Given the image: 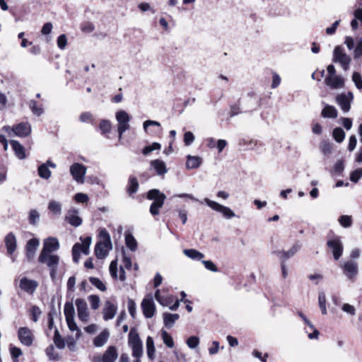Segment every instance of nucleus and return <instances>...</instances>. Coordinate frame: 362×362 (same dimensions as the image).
<instances>
[{"mask_svg":"<svg viewBox=\"0 0 362 362\" xmlns=\"http://www.w3.org/2000/svg\"><path fill=\"white\" fill-rule=\"evenodd\" d=\"M146 197L149 200H153V203L150 206L149 209L151 215H158L159 209L163 206L166 199L165 194L160 192L157 189H152L147 192Z\"/></svg>","mask_w":362,"mask_h":362,"instance_id":"obj_1","label":"nucleus"},{"mask_svg":"<svg viewBox=\"0 0 362 362\" xmlns=\"http://www.w3.org/2000/svg\"><path fill=\"white\" fill-rule=\"evenodd\" d=\"M327 246L331 251L334 259L336 261L339 260L344 252V245L341 238L339 235H334L327 240Z\"/></svg>","mask_w":362,"mask_h":362,"instance_id":"obj_2","label":"nucleus"},{"mask_svg":"<svg viewBox=\"0 0 362 362\" xmlns=\"http://www.w3.org/2000/svg\"><path fill=\"white\" fill-rule=\"evenodd\" d=\"M128 343L132 349V356L140 358L143 355V344L139 334L133 329L129 334Z\"/></svg>","mask_w":362,"mask_h":362,"instance_id":"obj_3","label":"nucleus"},{"mask_svg":"<svg viewBox=\"0 0 362 362\" xmlns=\"http://www.w3.org/2000/svg\"><path fill=\"white\" fill-rule=\"evenodd\" d=\"M43 261L40 259V255L38 257V262L40 264H46L49 269V275L51 279L54 281L56 278L58 266L59 264V257L57 255H46Z\"/></svg>","mask_w":362,"mask_h":362,"instance_id":"obj_4","label":"nucleus"},{"mask_svg":"<svg viewBox=\"0 0 362 362\" xmlns=\"http://www.w3.org/2000/svg\"><path fill=\"white\" fill-rule=\"evenodd\" d=\"M116 119L118 122L117 132L119 139L122 137L123 134L129 129L130 116L125 110H119L115 114Z\"/></svg>","mask_w":362,"mask_h":362,"instance_id":"obj_5","label":"nucleus"},{"mask_svg":"<svg viewBox=\"0 0 362 362\" xmlns=\"http://www.w3.org/2000/svg\"><path fill=\"white\" fill-rule=\"evenodd\" d=\"M351 61V57L344 52L341 46L338 45L334 47L333 51V62L339 63L345 71L349 69Z\"/></svg>","mask_w":362,"mask_h":362,"instance_id":"obj_6","label":"nucleus"},{"mask_svg":"<svg viewBox=\"0 0 362 362\" xmlns=\"http://www.w3.org/2000/svg\"><path fill=\"white\" fill-rule=\"evenodd\" d=\"M60 245L58 239L54 237H49L44 240L43 247L40 252V259H42L46 255H50L59 249Z\"/></svg>","mask_w":362,"mask_h":362,"instance_id":"obj_7","label":"nucleus"},{"mask_svg":"<svg viewBox=\"0 0 362 362\" xmlns=\"http://www.w3.org/2000/svg\"><path fill=\"white\" fill-rule=\"evenodd\" d=\"M155 298L160 305L168 307L171 310H176L179 307L180 302L177 298L173 296H161L159 290L155 292Z\"/></svg>","mask_w":362,"mask_h":362,"instance_id":"obj_8","label":"nucleus"},{"mask_svg":"<svg viewBox=\"0 0 362 362\" xmlns=\"http://www.w3.org/2000/svg\"><path fill=\"white\" fill-rule=\"evenodd\" d=\"M204 202L213 210L221 213L226 218H231L235 216V213L229 207L221 205L215 201L205 198Z\"/></svg>","mask_w":362,"mask_h":362,"instance_id":"obj_9","label":"nucleus"},{"mask_svg":"<svg viewBox=\"0 0 362 362\" xmlns=\"http://www.w3.org/2000/svg\"><path fill=\"white\" fill-rule=\"evenodd\" d=\"M86 167L79 163H74L70 166V173L73 179L79 184L84 182V177L86 174Z\"/></svg>","mask_w":362,"mask_h":362,"instance_id":"obj_10","label":"nucleus"},{"mask_svg":"<svg viewBox=\"0 0 362 362\" xmlns=\"http://www.w3.org/2000/svg\"><path fill=\"white\" fill-rule=\"evenodd\" d=\"M341 268L344 275L350 281H353L358 275V266L356 262L351 260L346 261L341 265Z\"/></svg>","mask_w":362,"mask_h":362,"instance_id":"obj_11","label":"nucleus"},{"mask_svg":"<svg viewBox=\"0 0 362 362\" xmlns=\"http://www.w3.org/2000/svg\"><path fill=\"white\" fill-rule=\"evenodd\" d=\"M118 357L115 346H110L102 356H94L93 362H115Z\"/></svg>","mask_w":362,"mask_h":362,"instance_id":"obj_12","label":"nucleus"},{"mask_svg":"<svg viewBox=\"0 0 362 362\" xmlns=\"http://www.w3.org/2000/svg\"><path fill=\"white\" fill-rule=\"evenodd\" d=\"M141 306L144 317H153L156 307L152 294H148L144 297Z\"/></svg>","mask_w":362,"mask_h":362,"instance_id":"obj_13","label":"nucleus"},{"mask_svg":"<svg viewBox=\"0 0 362 362\" xmlns=\"http://www.w3.org/2000/svg\"><path fill=\"white\" fill-rule=\"evenodd\" d=\"M354 99L353 93H341L337 96L336 101L344 112H348L351 109V103Z\"/></svg>","mask_w":362,"mask_h":362,"instance_id":"obj_14","label":"nucleus"},{"mask_svg":"<svg viewBox=\"0 0 362 362\" xmlns=\"http://www.w3.org/2000/svg\"><path fill=\"white\" fill-rule=\"evenodd\" d=\"M40 245V240L36 238L30 239L25 245V255L27 260L30 262L35 257L36 251Z\"/></svg>","mask_w":362,"mask_h":362,"instance_id":"obj_15","label":"nucleus"},{"mask_svg":"<svg viewBox=\"0 0 362 362\" xmlns=\"http://www.w3.org/2000/svg\"><path fill=\"white\" fill-rule=\"evenodd\" d=\"M18 337L22 344L26 346H30L33 344L34 336L29 328L21 327L18 332Z\"/></svg>","mask_w":362,"mask_h":362,"instance_id":"obj_16","label":"nucleus"},{"mask_svg":"<svg viewBox=\"0 0 362 362\" xmlns=\"http://www.w3.org/2000/svg\"><path fill=\"white\" fill-rule=\"evenodd\" d=\"M11 130L18 137H26L31 133V125L28 122H22L13 125Z\"/></svg>","mask_w":362,"mask_h":362,"instance_id":"obj_17","label":"nucleus"},{"mask_svg":"<svg viewBox=\"0 0 362 362\" xmlns=\"http://www.w3.org/2000/svg\"><path fill=\"white\" fill-rule=\"evenodd\" d=\"M78 211L75 208H71L68 210L64 217V221L74 227H78L82 224V218L78 216Z\"/></svg>","mask_w":362,"mask_h":362,"instance_id":"obj_18","label":"nucleus"},{"mask_svg":"<svg viewBox=\"0 0 362 362\" xmlns=\"http://www.w3.org/2000/svg\"><path fill=\"white\" fill-rule=\"evenodd\" d=\"M300 248L298 243L294 244L288 251L275 250L272 253L279 257L281 262H285L293 257Z\"/></svg>","mask_w":362,"mask_h":362,"instance_id":"obj_19","label":"nucleus"},{"mask_svg":"<svg viewBox=\"0 0 362 362\" xmlns=\"http://www.w3.org/2000/svg\"><path fill=\"white\" fill-rule=\"evenodd\" d=\"M38 286V283L35 280L29 279L27 277H23L19 284L21 290L28 293L33 294Z\"/></svg>","mask_w":362,"mask_h":362,"instance_id":"obj_20","label":"nucleus"},{"mask_svg":"<svg viewBox=\"0 0 362 362\" xmlns=\"http://www.w3.org/2000/svg\"><path fill=\"white\" fill-rule=\"evenodd\" d=\"M4 243L7 250V254L12 256L17 247V240L13 233H8L5 238Z\"/></svg>","mask_w":362,"mask_h":362,"instance_id":"obj_21","label":"nucleus"},{"mask_svg":"<svg viewBox=\"0 0 362 362\" xmlns=\"http://www.w3.org/2000/svg\"><path fill=\"white\" fill-rule=\"evenodd\" d=\"M325 83L332 89L342 88L344 85V78L341 76H327L325 79Z\"/></svg>","mask_w":362,"mask_h":362,"instance_id":"obj_22","label":"nucleus"},{"mask_svg":"<svg viewBox=\"0 0 362 362\" xmlns=\"http://www.w3.org/2000/svg\"><path fill=\"white\" fill-rule=\"evenodd\" d=\"M112 245L109 246L101 241L96 243L95 247V254L98 259H104L108 254L109 250H112Z\"/></svg>","mask_w":362,"mask_h":362,"instance_id":"obj_23","label":"nucleus"},{"mask_svg":"<svg viewBox=\"0 0 362 362\" xmlns=\"http://www.w3.org/2000/svg\"><path fill=\"white\" fill-rule=\"evenodd\" d=\"M80 252H82L84 255H88L89 247L82 246V245L78 243L74 245L72 247V256L73 261L75 263H78L79 262L81 256Z\"/></svg>","mask_w":362,"mask_h":362,"instance_id":"obj_24","label":"nucleus"},{"mask_svg":"<svg viewBox=\"0 0 362 362\" xmlns=\"http://www.w3.org/2000/svg\"><path fill=\"white\" fill-rule=\"evenodd\" d=\"M150 165L158 175H164L168 172L165 162L160 159L151 160Z\"/></svg>","mask_w":362,"mask_h":362,"instance_id":"obj_25","label":"nucleus"},{"mask_svg":"<svg viewBox=\"0 0 362 362\" xmlns=\"http://www.w3.org/2000/svg\"><path fill=\"white\" fill-rule=\"evenodd\" d=\"M10 144L13 151L15 152L16 157H18L20 160H23L26 158L25 148L18 141L11 140Z\"/></svg>","mask_w":362,"mask_h":362,"instance_id":"obj_26","label":"nucleus"},{"mask_svg":"<svg viewBox=\"0 0 362 362\" xmlns=\"http://www.w3.org/2000/svg\"><path fill=\"white\" fill-rule=\"evenodd\" d=\"M75 304L78 312V317H88V305L84 299L77 298Z\"/></svg>","mask_w":362,"mask_h":362,"instance_id":"obj_27","label":"nucleus"},{"mask_svg":"<svg viewBox=\"0 0 362 362\" xmlns=\"http://www.w3.org/2000/svg\"><path fill=\"white\" fill-rule=\"evenodd\" d=\"M338 112L337 109L328 104L325 105L321 112V116L324 118H332L335 119L337 117Z\"/></svg>","mask_w":362,"mask_h":362,"instance_id":"obj_28","label":"nucleus"},{"mask_svg":"<svg viewBox=\"0 0 362 362\" xmlns=\"http://www.w3.org/2000/svg\"><path fill=\"white\" fill-rule=\"evenodd\" d=\"M116 312V305L110 300H107L103 308V317H115Z\"/></svg>","mask_w":362,"mask_h":362,"instance_id":"obj_29","label":"nucleus"},{"mask_svg":"<svg viewBox=\"0 0 362 362\" xmlns=\"http://www.w3.org/2000/svg\"><path fill=\"white\" fill-rule=\"evenodd\" d=\"M202 163V158L199 156H187L186 167L189 169L198 168Z\"/></svg>","mask_w":362,"mask_h":362,"instance_id":"obj_30","label":"nucleus"},{"mask_svg":"<svg viewBox=\"0 0 362 362\" xmlns=\"http://www.w3.org/2000/svg\"><path fill=\"white\" fill-rule=\"evenodd\" d=\"M138 189L139 182L137 178L133 175L129 176L128 180L127 192L129 195H132L138 191Z\"/></svg>","mask_w":362,"mask_h":362,"instance_id":"obj_31","label":"nucleus"},{"mask_svg":"<svg viewBox=\"0 0 362 362\" xmlns=\"http://www.w3.org/2000/svg\"><path fill=\"white\" fill-rule=\"evenodd\" d=\"M183 253L189 258L193 260H202L204 257V255L195 249H185Z\"/></svg>","mask_w":362,"mask_h":362,"instance_id":"obj_32","label":"nucleus"},{"mask_svg":"<svg viewBox=\"0 0 362 362\" xmlns=\"http://www.w3.org/2000/svg\"><path fill=\"white\" fill-rule=\"evenodd\" d=\"M52 340L54 341V345L59 349H63L65 347V345H66L65 340L61 336V334L57 327H55V329H54Z\"/></svg>","mask_w":362,"mask_h":362,"instance_id":"obj_33","label":"nucleus"},{"mask_svg":"<svg viewBox=\"0 0 362 362\" xmlns=\"http://www.w3.org/2000/svg\"><path fill=\"white\" fill-rule=\"evenodd\" d=\"M109 337V333L106 330L103 331L99 335H98L94 341L93 344L96 347L103 346L107 341Z\"/></svg>","mask_w":362,"mask_h":362,"instance_id":"obj_34","label":"nucleus"},{"mask_svg":"<svg viewBox=\"0 0 362 362\" xmlns=\"http://www.w3.org/2000/svg\"><path fill=\"white\" fill-rule=\"evenodd\" d=\"M125 244L127 247L132 252H134L137 249V241L133 235L130 233H126L125 235Z\"/></svg>","mask_w":362,"mask_h":362,"instance_id":"obj_35","label":"nucleus"},{"mask_svg":"<svg viewBox=\"0 0 362 362\" xmlns=\"http://www.w3.org/2000/svg\"><path fill=\"white\" fill-rule=\"evenodd\" d=\"M146 349H147V356L151 359L153 360L155 356V346L154 341L151 337H148L146 339Z\"/></svg>","mask_w":362,"mask_h":362,"instance_id":"obj_36","label":"nucleus"},{"mask_svg":"<svg viewBox=\"0 0 362 362\" xmlns=\"http://www.w3.org/2000/svg\"><path fill=\"white\" fill-rule=\"evenodd\" d=\"M39 176L45 180H47L51 177L52 172L47 168L46 164H41L37 169Z\"/></svg>","mask_w":362,"mask_h":362,"instance_id":"obj_37","label":"nucleus"},{"mask_svg":"<svg viewBox=\"0 0 362 362\" xmlns=\"http://www.w3.org/2000/svg\"><path fill=\"white\" fill-rule=\"evenodd\" d=\"M332 136L337 142L341 143L344 139L345 132L341 127H336L333 129Z\"/></svg>","mask_w":362,"mask_h":362,"instance_id":"obj_38","label":"nucleus"},{"mask_svg":"<svg viewBox=\"0 0 362 362\" xmlns=\"http://www.w3.org/2000/svg\"><path fill=\"white\" fill-rule=\"evenodd\" d=\"M29 107L30 108L31 112L37 116H40L44 112L43 108L41 106H38L37 101L34 100H31L30 101Z\"/></svg>","mask_w":362,"mask_h":362,"instance_id":"obj_39","label":"nucleus"},{"mask_svg":"<svg viewBox=\"0 0 362 362\" xmlns=\"http://www.w3.org/2000/svg\"><path fill=\"white\" fill-rule=\"evenodd\" d=\"M66 323L69 327V329L71 332L76 331V339H78L81 336V330L78 328V326L74 321V318H66Z\"/></svg>","mask_w":362,"mask_h":362,"instance_id":"obj_40","label":"nucleus"},{"mask_svg":"<svg viewBox=\"0 0 362 362\" xmlns=\"http://www.w3.org/2000/svg\"><path fill=\"white\" fill-rule=\"evenodd\" d=\"M161 337L163 343L169 348L174 346V341L171 336L163 329H161Z\"/></svg>","mask_w":362,"mask_h":362,"instance_id":"obj_41","label":"nucleus"},{"mask_svg":"<svg viewBox=\"0 0 362 362\" xmlns=\"http://www.w3.org/2000/svg\"><path fill=\"white\" fill-rule=\"evenodd\" d=\"M111 122L107 119H102L99 124V128L102 134L109 133L111 131Z\"/></svg>","mask_w":362,"mask_h":362,"instance_id":"obj_42","label":"nucleus"},{"mask_svg":"<svg viewBox=\"0 0 362 362\" xmlns=\"http://www.w3.org/2000/svg\"><path fill=\"white\" fill-rule=\"evenodd\" d=\"M29 223L31 225L36 226L40 220V214L36 209H32L30 211L29 217H28Z\"/></svg>","mask_w":362,"mask_h":362,"instance_id":"obj_43","label":"nucleus"},{"mask_svg":"<svg viewBox=\"0 0 362 362\" xmlns=\"http://www.w3.org/2000/svg\"><path fill=\"white\" fill-rule=\"evenodd\" d=\"M48 209L54 214H60L62 213V206L60 203L56 201H51L48 204Z\"/></svg>","mask_w":362,"mask_h":362,"instance_id":"obj_44","label":"nucleus"},{"mask_svg":"<svg viewBox=\"0 0 362 362\" xmlns=\"http://www.w3.org/2000/svg\"><path fill=\"white\" fill-rule=\"evenodd\" d=\"M64 313L65 317H74L75 309L72 302H66L65 303Z\"/></svg>","mask_w":362,"mask_h":362,"instance_id":"obj_45","label":"nucleus"},{"mask_svg":"<svg viewBox=\"0 0 362 362\" xmlns=\"http://www.w3.org/2000/svg\"><path fill=\"white\" fill-rule=\"evenodd\" d=\"M340 225L344 228H349L352 225L351 216L348 215H342L339 218Z\"/></svg>","mask_w":362,"mask_h":362,"instance_id":"obj_46","label":"nucleus"},{"mask_svg":"<svg viewBox=\"0 0 362 362\" xmlns=\"http://www.w3.org/2000/svg\"><path fill=\"white\" fill-rule=\"evenodd\" d=\"M305 325H307L310 329H313V332L312 333L308 334V337L310 339H317L319 336V332L317 329L313 328V325L308 318H303Z\"/></svg>","mask_w":362,"mask_h":362,"instance_id":"obj_47","label":"nucleus"},{"mask_svg":"<svg viewBox=\"0 0 362 362\" xmlns=\"http://www.w3.org/2000/svg\"><path fill=\"white\" fill-rule=\"evenodd\" d=\"M100 238L103 240L102 243L109 246L112 245L109 233L105 229H102L99 233Z\"/></svg>","mask_w":362,"mask_h":362,"instance_id":"obj_48","label":"nucleus"},{"mask_svg":"<svg viewBox=\"0 0 362 362\" xmlns=\"http://www.w3.org/2000/svg\"><path fill=\"white\" fill-rule=\"evenodd\" d=\"M362 177V168H357L352 171L350 174V180L356 183Z\"/></svg>","mask_w":362,"mask_h":362,"instance_id":"obj_49","label":"nucleus"},{"mask_svg":"<svg viewBox=\"0 0 362 362\" xmlns=\"http://www.w3.org/2000/svg\"><path fill=\"white\" fill-rule=\"evenodd\" d=\"M320 150L325 155L331 153L332 150V145L328 141H322L320 144Z\"/></svg>","mask_w":362,"mask_h":362,"instance_id":"obj_50","label":"nucleus"},{"mask_svg":"<svg viewBox=\"0 0 362 362\" xmlns=\"http://www.w3.org/2000/svg\"><path fill=\"white\" fill-rule=\"evenodd\" d=\"M90 282L101 291L106 290L105 285L97 277H90Z\"/></svg>","mask_w":362,"mask_h":362,"instance_id":"obj_51","label":"nucleus"},{"mask_svg":"<svg viewBox=\"0 0 362 362\" xmlns=\"http://www.w3.org/2000/svg\"><path fill=\"white\" fill-rule=\"evenodd\" d=\"M46 354L50 360H58L59 358V354L54 351V347L52 344L46 349Z\"/></svg>","mask_w":362,"mask_h":362,"instance_id":"obj_52","label":"nucleus"},{"mask_svg":"<svg viewBox=\"0 0 362 362\" xmlns=\"http://www.w3.org/2000/svg\"><path fill=\"white\" fill-rule=\"evenodd\" d=\"M88 300L90 308L93 310H97L100 306V298L96 295H90L88 296Z\"/></svg>","mask_w":362,"mask_h":362,"instance_id":"obj_53","label":"nucleus"},{"mask_svg":"<svg viewBox=\"0 0 362 362\" xmlns=\"http://www.w3.org/2000/svg\"><path fill=\"white\" fill-rule=\"evenodd\" d=\"M318 301H319L320 308L322 311V314L326 315L327 314L326 306H325L326 297H325V294L324 293H319Z\"/></svg>","mask_w":362,"mask_h":362,"instance_id":"obj_54","label":"nucleus"},{"mask_svg":"<svg viewBox=\"0 0 362 362\" xmlns=\"http://www.w3.org/2000/svg\"><path fill=\"white\" fill-rule=\"evenodd\" d=\"M352 81L358 89L361 90L362 88V77L358 72L355 71L353 73Z\"/></svg>","mask_w":362,"mask_h":362,"instance_id":"obj_55","label":"nucleus"},{"mask_svg":"<svg viewBox=\"0 0 362 362\" xmlns=\"http://www.w3.org/2000/svg\"><path fill=\"white\" fill-rule=\"evenodd\" d=\"M199 344V339L196 336L189 337L187 340V344L189 349H195Z\"/></svg>","mask_w":362,"mask_h":362,"instance_id":"obj_56","label":"nucleus"},{"mask_svg":"<svg viewBox=\"0 0 362 362\" xmlns=\"http://www.w3.org/2000/svg\"><path fill=\"white\" fill-rule=\"evenodd\" d=\"M362 56V38L358 39L354 49V58L358 59Z\"/></svg>","mask_w":362,"mask_h":362,"instance_id":"obj_57","label":"nucleus"},{"mask_svg":"<svg viewBox=\"0 0 362 362\" xmlns=\"http://www.w3.org/2000/svg\"><path fill=\"white\" fill-rule=\"evenodd\" d=\"M127 306L129 311V315L132 317H134L136 314V303L135 302L131 299L128 298L127 301Z\"/></svg>","mask_w":362,"mask_h":362,"instance_id":"obj_58","label":"nucleus"},{"mask_svg":"<svg viewBox=\"0 0 362 362\" xmlns=\"http://www.w3.org/2000/svg\"><path fill=\"white\" fill-rule=\"evenodd\" d=\"M202 264L205 268L211 272H217L218 271L216 264L211 260H202Z\"/></svg>","mask_w":362,"mask_h":362,"instance_id":"obj_59","label":"nucleus"},{"mask_svg":"<svg viewBox=\"0 0 362 362\" xmlns=\"http://www.w3.org/2000/svg\"><path fill=\"white\" fill-rule=\"evenodd\" d=\"M344 169V163L343 160H339L334 165V173L338 175H341L342 174V172Z\"/></svg>","mask_w":362,"mask_h":362,"instance_id":"obj_60","label":"nucleus"},{"mask_svg":"<svg viewBox=\"0 0 362 362\" xmlns=\"http://www.w3.org/2000/svg\"><path fill=\"white\" fill-rule=\"evenodd\" d=\"M194 141V136L191 132H187L184 134V143L185 146H190Z\"/></svg>","mask_w":362,"mask_h":362,"instance_id":"obj_61","label":"nucleus"},{"mask_svg":"<svg viewBox=\"0 0 362 362\" xmlns=\"http://www.w3.org/2000/svg\"><path fill=\"white\" fill-rule=\"evenodd\" d=\"M67 45L66 36L64 34L60 35L57 38V46L59 49H64Z\"/></svg>","mask_w":362,"mask_h":362,"instance_id":"obj_62","label":"nucleus"},{"mask_svg":"<svg viewBox=\"0 0 362 362\" xmlns=\"http://www.w3.org/2000/svg\"><path fill=\"white\" fill-rule=\"evenodd\" d=\"M66 341L68 349L71 351H75L76 349V340L72 337H68Z\"/></svg>","mask_w":362,"mask_h":362,"instance_id":"obj_63","label":"nucleus"},{"mask_svg":"<svg viewBox=\"0 0 362 362\" xmlns=\"http://www.w3.org/2000/svg\"><path fill=\"white\" fill-rule=\"evenodd\" d=\"M74 199L78 203H86L88 201V196L84 193H77L74 196Z\"/></svg>","mask_w":362,"mask_h":362,"instance_id":"obj_64","label":"nucleus"}]
</instances>
